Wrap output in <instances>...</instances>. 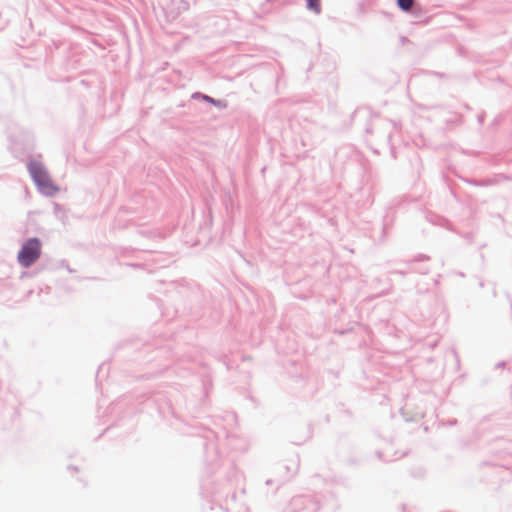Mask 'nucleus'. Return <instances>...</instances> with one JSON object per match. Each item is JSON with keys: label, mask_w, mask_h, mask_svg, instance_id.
Wrapping results in <instances>:
<instances>
[{"label": "nucleus", "mask_w": 512, "mask_h": 512, "mask_svg": "<svg viewBox=\"0 0 512 512\" xmlns=\"http://www.w3.org/2000/svg\"><path fill=\"white\" fill-rule=\"evenodd\" d=\"M307 8L312 10L314 13L319 14L321 11L320 0H307Z\"/></svg>", "instance_id": "nucleus-3"}, {"label": "nucleus", "mask_w": 512, "mask_h": 512, "mask_svg": "<svg viewBox=\"0 0 512 512\" xmlns=\"http://www.w3.org/2000/svg\"><path fill=\"white\" fill-rule=\"evenodd\" d=\"M41 255V242L37 238L28 239L18 252V262L28 268L35 263Z\"/></svg>", "instance_id": "nucleus-2"}, {"label": "nucleus", "mask_w": 512, "mask_h": 512, "mask_svg": "<svg viewBox=\"0 0 512 512\" xmlns=\"http://www.w3.org/2000/svg\"><path fill=\"white\" fill-rule=\"evenodd\" d=\"M28 170L40 191L45 195H54L58 192L57 186L50 179L44 166L37 162L31 161L28 165Z\"/></svg>", "instance_id": "nucleus-1"}, {"label": "nucleus", "mask_w": 512, "mask_h": 512, "mask_svg": "<svg viewBox=\"0 0 512 512\" xmlns=\"http://www.w3.org/2000/svg\"><path fill=\"white\" fill-rule=\"evenodd\" d=\"M397 4L402 10L409 11L414 4V0H397Z\"/></svg>", "instance_id": "nucleus-4"}]
</instances>
